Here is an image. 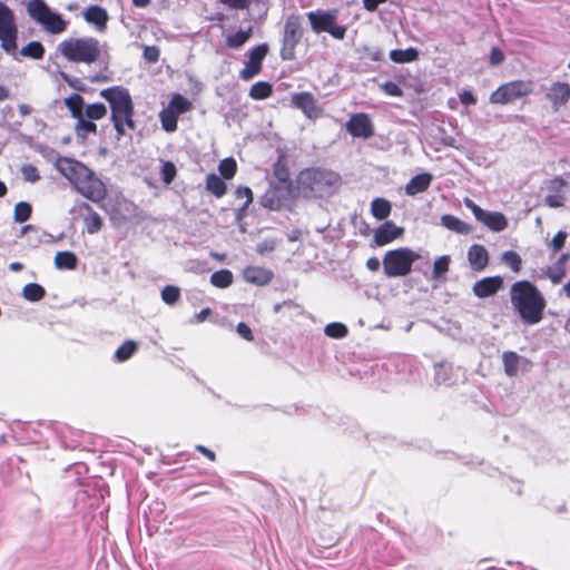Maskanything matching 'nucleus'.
<instances>
[{
  "label": "nucleus",
  "instance_id": "4c0bfd02",
  "mask_svg": "<svg viewBox=\"0 0 570 570\" xmlns=\"http://www.w3.org/2000/svg\"><path fill=\"white\" fill-rule=\"evenodd\" d=\"M45 47L40 41H30L20 50L21 56L40 60L45 57Z\"/></svg>",
  "mask_w": 570,
  "mask_h": 570
},
{
  "label": "nucleus",
  "instance_id": "13d9d810",
  "mask_svg": "<svg viewBox=\"0 0 570 570\" xmlns=\"http://www.w3.org/2000/svg\"><path fill=\"white\" fill-rule=\"evenodd\" d=\"M326 32H328L335 39H343L345 37V33H346V28L344 26L337 24L336 20L334 18L330 29H327Z\"/></svg>",
  "mask_w": 570,
  "mask_h": 570
},
{
  "label": "nucleus",
  "instance_id": "473e14b6",
  "mask_svg": "<svg viewBox=\"0 0 570 570\" xmlns=\"http://www.w3.org/2000/svg\"><path fill=\"white\" fill-rule=\"evenodd\" d=\"M249 97L254 100H264L273 95V85L268 81L255 82L249 89Z\"/></svg>",
  "mask_w": 570,
  "mask_h": 570
},
{
  "label": "nucleus",
  "instance_id": "393cba45",
  "mask_svg": "<svg viewBox=\"0 0 570 570\" xmlns=\"http://www.w3.org/2000/svg\"><path fill=\"white\" fill-rule=\"evenodd\" d=\"M570 255L568 253L562 254L553 266L549 267L547 275L553 284H560L567 274L566 263Z\"/></svg>",
  "mask_w": 570,
  "mask_h": 570
},
{
  "label": "nucleus",
  "instance_id": "c85d7f7f",
  "mask_svg": "<svg viewBox=\"0 0 570 570\" xmlns=\"http://www.w3.org/2000/svg\"><path fill=\"white\" fill-rule=\"evenodd\" d=\"M75 119H76L75 132L78 138L86 139L88 137V135L97 134L98 128H97V125L92 120L86 118L83 115H81L80 118H75Z\"/></svg>",
  "mask_w": 570,
  "mask_h": 570
},
{
  "label": "nucleus",
  "instance_id": "72a5a7b5",
  "mask_svg": "<svg viewBox=\"0 0 570 570\" xmlns=\"http://www.w3.org/2000/svg\"><path fill=\"white\" fill-rule=\"evenodd\" d=\"M419 51L415 48L394 49L390 52V59L396 63H406L417 60Z\"/></svg>",
  "mask_w": 570,
  "mask_h": 570
},
{
  "label": "nucleus",
  "instance_id": "052dcab7",
  "mask_svg": "<svg viewBox=\"0 0 570 570\" xmlns=\"http://www.w3.org/2000/svg\"><path fill=\"white\" fill-rule=\"evenodd\" d=\"M489 59H490V63L492 66H499L504 61L505 57H504L503 51L500 48L493 47L490 51Z\"/></svg>",
  "mask_w": 570,
  "mask_h": 570
},
{
  "label": "nucleus",
  "instance_id": "cd10ccee",
  "mask_svg": "<svg viewBox=\"0 0 570 570\" xmlns=\"http://www.w3.org/2000/svg\"><path fill=\"white\" fill-rule=\"evenodd\" d=\"M252 35L253 27L249 26L246 30H239L235 33L228 35L226 37L225 45L230 49H239L250 39Z\"/></svg>",
  "mask_w": 570,
  "mask_h": 570
},
{
  "label": "nucleus",
  "instance_id": "4468645a",
  "mask_svg": "<svg viewBox=\"0 0 570 570\" xmlns=\"http://www.w3.org/2000/svg\"><path fill=\"white\" fill-rule=\"evenodd\" d=\"M72 210L82 218L88 234H96L101 230L104 226L102 218L88 203H78L73 206Z\"/></svg>",
  "mask_w": 570,
  "mask_h": 570
},
{
  "label": "nucleus",
  "instance_id": "2f4dec72",
  "mask_svg": "<svg viewBox=\"0 0 570 570\" xmlns=\"http://www.w3.org/2000/svg\"><path fill=\"white\" fill-rule=\"evenodd\" d=\"M77 263L76 254L69 250L58 252L55 256V265L59 269L72 271L77 267Z\"/></svg>",
  "mask_w": 570,
  "mask_h": 570
},
{
  "label": "nucleus",
  "instance_id": "09e8293b",
  "mask_svg": "<svg viewBox=\"0 0 570 570\" xmlns=\"http://www.w3.org/2000/svg\"><path fill=\"white\" fill-rule=\"evenodd\" d=\"M347 332V327L342 323H331L325 326V334L333 338H343Z\"/></svg>",
  "mask_w": 570,
  "mask_h": 570
},
{
  "label": "nucleus",
  "instance_id": "de8ad7c7",
  "mask_svg": "<svg viewBox=\"0 0 570 570\" xmlns=\"http://www.w3.org/2000/svg\"><path fill=\"white\" fill-rule=\"evenodd\" d=\"M160 175H161V180L166 185L171 184L177 176V168H176L175 164L169 160H161Z\"/></svg>",
  "mask_w": 570,
  "mask_h": 570
},
{
  "label": "nucleus",
  "instance_id": "c03bdc74",
  "mask_svg": "<svg viewBox=\"0 0 570 570\" xmlns=\"http://www.w3.org/2000/svg\"><path fill=\"white\" fill-rule=\"evenodd\" d=\"M32 214V206L27 202H19L13 209V219L16 223L27 222Z\"/></svg>",
  "mask_w": 570,
  "mask_h": 570
},
{
  "label": "nucleus",
  "instance_id": "6ab92c4d",
  "mask_svg": "<svg viewBox=\"0 0 570 570\" xmlns=\"http://www.w3.org/2000/svg\"><path fill=\"white\" fill-rule=\"evenodd\" d=\"M489 252L481 244H473L468 249V262L474 272H482L489 264Z\"/></svg>",
  "mask_w": 570,
  "mask_h": 570
},
{
  "label": "nucleus",
  "instance_id": "dca6fc26",
  "mask_svg": "<svg viewBox=\"0 0 570 570\" xmlns=\"http://www.w3.org/2000/svg\"><path fill=\"white\" fill-rule=\"evenodd\" d=\"M404 228L396 226L392 220H386L374 230L373 240L376 246H384L400 238Z\"/></svg>",
  "mask_w": 570,
  "mask_h": 570
},
{
  "label": "nucleus",
  "instance_id": "5fc2aeb1",
  "mask_svg": "<svg viewBox=\"0 0 570 570\" xmlns=\"http://www.w3.org/2000/svg\"><path fill=\"white\" fill-rule=\"evenodd\" d=\"M567 233L563 230L558 232L550 243V247L553 253L559 252L566 244Z\"/></svg>",
  "mask_w": 570,
  "mask_h": 570
},
{
  "label": "nucleus",
  "instance_id": "f3484780",
  "mask_svg": "<svg viewBox=\"0 0 570 570\" xmlns=\"http://www.w3.org/2000/svg\"><path fill=\"white\" fill-rule=\"evenodd\" d=\"M292 104L308 118H316L321 114L314 96L308 91L294 94L292 96Z\"/></svg>",
  "mask_w": 570,
  "mask_h": 570
},
{
  "label": "nucleus",
  "instance_id": "423d86ee",
  "mask_svg": "<svg viewBox=\"0 0 570 570\" xmlns=\"http://www.w3.org/2000/svg\"><path fill=\"white\" fill-rule=\"evenodd\" d=\"M420 255L409 247H400L385 253L382 264L387 277H403L411 273Z\"/></svg>",
  "mask_w": 570,
  "mask_h": 570
},
{
  "label": "nucleus",
  "instance_id": "f03ea898",
  "mask_svg": "<svg viewBox=\"0 0 570 570\" xmlns=\"http://www.w3.org/2000/svg\"><path fill=\"white\" fill-rule=\"evenodd\" d=\"M510 301L524 325H535L543 320L547 301L533 283H513L510 288Z\"/></svg>",
  "mask_w": 570,
  "mask_h": 570
},
{
  "label": "nucleus",
  "instance_id": "58836bf2",
  "mask_svg": "<svg viewBox=\"0 0 570 570\" xmlns=\"http://www.w3.org/2000/svg\"><path fill=\"white\" fill-rule=\"evenodd\" d=\"M138 344L132 340L125 341L115 352V360L117 362L128 361L137 351Z\"/></svg>",
  "mask_w": 570,
  "mask_h": 570
},
{
  "label": "nucleus",
  "instance_id": "5701e85b",
  "mask_svg": "<svg viewBox=\"0 0 570 570\" xmlns=\"http://www.w3.org/2000/svg\"><path fill=\"white\" fill-rule=\"evenodd\" d=\"M433 180V176L430 173H422L415 175L410 179V181L405 186V193L409 196H415L417 194L424 193L429 189L431 183Z\"/></svg>",
  "mask_w": 570,
  "mask_h": 570
},
{
  "label": "nucleus",
  "instance_id": "e2e57ef3",
  "mask_svg": "<svg viewBox=\"0 0 570 570\" xmlns=\"http://www.w3.org/2000/svg\"><path fill=\"white\" fill-rule=\"evenodd\" d=\"M567 185V181L562 177H554L548 183V189L551 193H560Z\"/></svg>",
  "mask_w": 570,
  "mask_h": 570
},
{
  "label": "nucleus",
  "instance_id": "a19ab883",
  "mask_svg": "<svg viewBox=\"0 0 570 570\" xmlns=\"http://www.w3.org/2000/svg\"><path fill=\"white\" fill-rule=\"evenodd\" d=\"M441 223L448 229L460 234H465L469 232V226L464 222L450 214L443 215L441 217Z\"/></svg>",
  "mask_w": 570,
  "mask_h": 570
},
{
  "label": "nucleus",
  "instance_id": "864d4df0",
  "mask_svg": "<svg viewBox=\"0 0 570 570\" xmlns=\"http://www.w3.org/2000/svg\"><path fill=\"white\" fill-rule=\"evenodd\" d=\"M142 56L147 62L156 63L159 60L160 50L157 46H146Z\"/></svg>",
  "mask_w": 570,
  "mask_h": 570
},
{
  "label": "nucleus",
  "instance_id": "a18cd8bd",
  "mask_svg": "<svg viewBox=\"0 0 570 570\" xmlns=\"http://www.w3.org/2000/svg\"><path fill=\"white\" fill-rule=\"evenodd\" d=\"M218 170L224 179H232L237 173V163L232 157L225 158L220 160Z\"/></svg>",
  "mask_w": 570,
  "mask_h": 570
},
{
  "label": "nucleus",
  "instance_id": "39448f33",
  "mask_svg": "<svg viewBox=\"0 0 570 570\" xmlns=\"http://www.w3.org/2000/svg\"><path fill=\"white\" fill-rule=\"evenodd\" d=\"M57 52L69 62L87 66L108 56L100 40L91 36L68 37L58 43Z\"/></svg>",
  "mask_w": 570,
  "mask_h": 570
},
{
  "label": "nucleus",
  "instance_id": "603ef678",
  "mask_svg": "<svg viewBox=\"0 0 570 570\" xmlns=\"http://www.w3.org/2000/svg\"><path fill=\"white\" fill-rule=\"evenodd\" d=\"M235 196L237 198H245V204L243 205V209H246L252 203H253V191L249 187L246 186H239L235 190Z\"/></svg>",
  "mask_w": 570,
  "mask_h": 570
},
{
  "label": "nucleus",
  "instance_id": "4d7b16f0",
  "mask_svg": "<svg viewBox=\"0 0 570 570\" xmlns=\"http://www.w3.org/2000/svg\"><path fill=\"white\" fill-rule=\"evenodd\" d=\"M274 175L281 183H289V171L285 165L276 164L274 168Z\"/></svg>",
  "mask_w": 570,
  "mask_h": 570
},
{
  "label": "nucleus",
  "instance_id": "aec40b11",
  "mask_svg": "<svg viewBox=\"0 0 570 570\" xmlns=\"http://www.w3.org/2000/svg\"><path fill=\"white\" fill-rule=\"evenodd\" d=\"M285 198V190L282 186H271L262 196L261 204L269 210H281Z\"/></svg>",
  "mask_w": 570,
  "mask_h": 570
},
{
  "label": "nucleus",
  "instance_id": "7ed1b4c3",
  "mask_svg": "<svg viewBox=\"0 0 570 570\" xmlns=\"http://www.w3.org/2000/svg\"><path fill=\"white\" fill-rule=\"evenodd\" d=\"M102 97L110 107V120L116 130V138L120 140L127 130L135 131L137 124L135 117V105L130 92L122 86H112L100 91Z\"/></svg>",
  "mask_w": 570,
  "mask_h": 570
},
{
  "label": "nucleus",
  "instance_id": "f257e3e1",
  "mask_svg": "<svg viewBox=\"0 0 570 570\" xmlns=\"http://www.w3.org/2000/svg\"><path fill=\"white\" fill-rule=\"evenodd\" d=\"M58 168L82 197L96 204L106 199L108 190L105 183L81 161L65 157L59 160Z\"/></svg>",
  "mask_w": 570,
  "mask_h": 570
},
{
  "label": "nucleus",
  "instance_id": "49530a36",
  "mask_svg": "<svg viewBox=\"0 0 570 570\" xmlns=\"http://www.w3.org/2000/svg\"><path fill=\"white\" fill-rule=\"evenodd\" d=\"M180 288L178 286H175V285H166L163 289H161V299L167 304V305H174L176 304L179 299H180Z\"/></svg>",
  "mask_w": 570,
  "mask_h": 570
},
{
  "label": "nucleus",
  "instance_id": "9b49d317",
  "mask_svg": "<svg viewBox=\"0 0 570 570\" xmlns=\"http://www.w3.org/2000/svg\"><path fill=\"white\" fill-rule=\"evenodd\" d=\"M464 205L473 213L475 219L485 225L490 230L500 233L508 227V219L502 213L487 212L470 198L464 199Z\"/></svg>",
  "mask_w": 570,
  "mask_h": 570
},
{
  "label": "nucleus",
  "instance_id": "9d476101",
  "mask_svg": "<svg viewBox=\"0 0 570 570\" xmlns=\"http://www.w3.org/2000/svg\"><path fill=\"white\" fill-rule=\"evenodd\" d=\"M18 26L13 10L0 1V43L1 48L11 53L17 49Z\"/></svg>",
  "mask_w": 570,
  "mask_h": 570
},
{
  "label": "nucleus",
  "instance_id": "69168bd1",
  "mask_svg": "<svg viewBox=\"0 0 570 570\" xmlns=\"http://www.w3.org/2000/svg\"><path fill=\"white\" fill-rule=\"evenodd\" d=\"M459 98H460V101L466 106L476 104L475 96L471 91H468V90H463L462 92H460Z\"/></svg>",
  "mask_w": 570,
  "mask_h": 570
},
{
  "label": "nucleus",
  "instance_id": "680f3d73",
  "mask_svg": "<svg viewBox=\"0 0 570 570\" xmlns=\"http://www.w3.org/2000/svg\"><path fill=\"white\" fill-rule=\"evenodd\" d=\"M220 3L227 6L230 9H247L250 4V0H219Z\"/></svg>",
  "mask_w": 570,
  "mask_h": 570
},
{
  "label": "nucleus",
  "instance_id": "bf43d9fd",
  "mask_svg": "<svg viewBox=\"0 0 570 570\" xmlns=\"http://www.w3.org/2000/svg\"><path fill=\"white\" fill-rule=\"evenodd\" d=\"M22 173H23L26 180H28V181L35 183L40 179L38 169L32 165L24 166L22 169Z\"/></svg>",
  "mask_w": 570,
  "mask_h": 570
},
{
  "label": "nucleus",
  "instance_id": "c756f323",
  "mask_svg": "<svg viewBox=\"0 0 570 570\" xmlns=\"http://www.w3.org/2000/svg\"><path fill=\"white\" fill-rule=\"evenodd\" d=\"M392 210L391 203L385 198H374L371 203V214L377 220L386 219Z\"/></svg>",
  "mask_w": 570,
  "mask_h": 570
},
{
  "label": "nucleus",
  "instance_id": "7c9ffc66",
  "mask_svg": "<svg viewBox=\"0 0 570 570\" xmlns=\"http://www.w3.org/2000/svg\"><path fill=\"white\" fill-rule=\"evenodd\" d=\"M206 189L215 197L220 198L227 191V186L222 177L216 174H208L206 176Z\"/></svg>",
  "mask_w": 570,
  "mask_h": 570
},
{
  "label": "nucleus",
  "instance_id": "f704fd0d",
  "mask_svg": "<svg viewBox=\"0 0 570 570\" xmlns=\"http://www.w3.org/2000/svg\"><path fill=\"white\" fill-rule=\"evenodd\" d=\"M22 296L28 302H39L46 296V289L38 283H28L22 288Z\"/></svg>",
  "mask_w": 570,
  "mask_h": 570
},
{
  "label": "nucleus",
  "instance_id": "412c9836",
  "mask_svg": "<svg viewBox=\"0 0 570 570\" xmlns=\"http://www.w3.org/2000/svg\"><path fill=\"white\" fill-rule=\"evenodd\" d=\"M83 19L86 22L96 26L98 31H104L107 28L109 16L105 8L89 6L83 12Z\"/></svg>",
  "mask_w": 570,
  "mask_h": 570
},
{
  "label": "nucleus",
  "instance_id": "6e6d98bb",
  "mask_svg": "<svg viewBox=\"0 0 570 570\" xmlns=\"http://www.w3.org/2000/svg\"><path fill=\"white\" fill-rule=\"evenodd\" d=\"M564 198L559 193H552L546 196L544 204L549 207L557 208L563 206Z\"/></svg>",
  "mask_w": 570,
  "mask_h": 570
},
{
  "label": "nucleus",
  "instance_id": "6e6552de",
  "mask_svg": "<svg viewBox=\"0 0 570 570\" xmlns=\"http://www.w3.org/2000/svg\"><path fill=\"white\" fill-rule=\"evenodd\" d=\"M304 37L302 18L298 14H289L284 23L279 56L284 61L296 59V48Z\"/></svg>",
  "mask_w": 570,
  "mask_h": 570
},
{
  "label": "nucleus",
  "instance_id": "e433bc0d",
  "mask_svg": "<svg viewBox=\"0 0 570 570\" xmlns=\"http://www.w3.org/2000/svg\"><path fill=\"white\" fill-rule=\"evenodd\" d=\"M83 98L79 94H72L65 99V106L68 108L73 119L80 118V116L83 115Z\"/></svg>",
  "mask_w": 570,
  "mask_h": 570
},
{
  "label": "nucleus",
  "instance_id": "ea45409f",
  "mask_svg": "<svg viewBox=\"0 0 570 570\" xmlns=\"http://www.w3.org/2000/svg\"><path fill=\"white\" fill-rule=\"evenodd\" d=\"M159 119L161 122V127L167 132H174L177 130L178 127V116L175 115L171 110L168 108L163 109L159 112Z\"/></svg>",
  "mask_w": 570,
  "mask_h": 570
},
{
  "label": "nucleus",
  "instance_id": "0e129e2a",
  "mask_svg": "<svg viewBox=\"0 0 570 570\" xmlns=\"http://www.w3.org/2000/svg\"><path fill=\"white\" fill-rule=\"evenodd\" d=\"M236 331L246 341L252 342L254 340L253 332L246 323H244V322L238 323Z\"/></svg>",
  "mask_w": 570,
  "mask_h": 570
},
{
  "label": "nucleus",
  "instance_id": "f8f14e48",
  "mask_svg": "<svg viewBox=\"0 0 570 570\" xmlns=\"http://www.w3.org/2000/svg\"><path fill=\"white\" fill-rule=\"evenodd\" d=\"M268 53V46L261 43L247 51L248 60L245 62L244 68L239 71V78L248 81L261 73L264 59Z\"/></svg>",
  "mask_w": 570,
  "mask_h": 570
},
{
  "label": "nucleus",
  "instance_id": "338daca9",
  "mask_svg": "<svg viewBox=\"0 0 570 570\" xmlns=\"http://www.w3.org/2000/svg\"><path fill=\"white\" fill-rule=\"evenodd\" d=\"M196 451H198L199 453H202L203 455H205L209 461L214 462L216 461V454L214 451L207 449L206 446L204 445H196L195 446Z\"/></svg>",
  "mask_w": 570,
  "mask_h": 570
},
{
  "label": "nucleus",
  "instance_id": "c9c22d12",
  "mask_svg": "<svg viewBox=\"0 0 570 570\" xmlns=\"http://www.w3.org/2000/svg\"><path fill=\"white\" fill-rule=\"evenodd\" d=\"M233 273L229 269H219L210 275V283L217 288H227L233 284Z\"/></svg>",
  "mask_w": 570,
  "mask_h": 570
},
{
  "label": "nucleus",
  "instance_id": "3c124183",
  "mask_svg": "<svg viewBox=\"0 0 570 570\" xmlns=\"http://www.w3.org/2000/svg\"><path fill=\"white\" fill-rule=\"evenodd\" d=\"M380 87L387 96H391V97H402L403 96V90L394 81H385V82L381 83Z\"/></svg>",
  "mask_w": 570,
  "mask_h": 570
},
{
  "label": "nucleus",
  "instance_id": "bb28decb",
  "mask_svg": "<svg viewBox=\"0 0 570 570\" xmlns=\"http://www.w3.org/2000/svg\"><path fill=\"white\" fill-rule=\"evenodd\" d=\"M166 108L179 117V115L193 109V102L180 94H174Z\"/></svg>",
  "mask_w": 570,
  "mask_h": 570
},
{
  "label": "nucleus",
  "instance_id": "a878e982",
  "mask_svg": "<svg viewBox=\"0 0 570 570\" xmlns=\"http://www.w3.org/2000/svg\"><path fill=\"white\" fill-rule=\"evenodd\" d=\"M521 356L513 352V351H507L502 354V363L504 373L509 377H514L518 375L519 372V365H520Z\"/></svg>",
  "mask_w": 570,
  "mask_h": 570
},
{
  "label": "nucleus",
  "instance_id": "ddd939ff",
  "mask_svg": "<svg viewBox=\"0 0 570 570\" xmlns=\"http://www.w3.org/2000/svg\"><path fill=\"white\" fill-rule=\"evenodd\" d=\"M345 127L347 132L356 138L368 139L374 135L373 122L365 112L351 115Z\"/></svg>",
  "mask_w": 570,
  "mask_h": 570
},
{
  "label": "nucleus",
  "instance_id": "79ce46f5",
  "mask_svg": "<svg viewBox=\"0 0 570 570\" xmlns=\"http://www.w3.org/2000/svg\"><path fill=\"white\" fill-rule=\"evenodd\" d=\"M501 262L509 266L511 271L515 274L520 273L522 269V258L514 250H507L501 255Z\"/></svg>",
  "mask_w": 570,
  "mask_h": 570
},
{
  "label": "nucleus",
  "instance_id": "20e7f679",
  "mask_svg": "<svg viewBox=\"0 0 570 570\" xmlns=\"http://www.w3.org/2000/svg\"><path fill=\"white\" fill-rule=\"evenodd\" d=\"M342 183L338 173L324 167L302 169L296 177V189L306 199H317L333 195Z\"/></svg>",
  "mask_w": 570,
  "mask_h": 570
},
{
  "label": "nucleus",
  "instance_id": "b1692460",
  "mask_svg": "<svg viewBox=\"0 0 570 570\" xmlns=\"http://www.w3.org/2000/svg\"><path fill=\"white\" fill-rule=\"evenodd\" d=\"M308 21L314 32H326L330 29L333 19L335 18L330 12H308Z\"/></svg>",
  "mask_w": 570,
  "mask_h": 570
},
{
  "label": "nucleus",
  "instance_id": "8fccbe9b",
  "mask_svg": "<svg viewBox=\"0 0 570 570\" xmlns=\"http://www.w3.org/2000/svg\"><path fill=\"white\" fill-rule=\"evenodd\" d=\"M450 257L444 255L439 257L433 264V277L439 278L449 271Z\"/></svg>",
  "mask_w": 570,
  "mask_h": 570
},
{
  "label": "nucleus",
  "instance_id": "0eeeda50",
  "mask_svg": "<svg viewBox=\"0 0 570 570\" xmlns=\"http://www.w3.org/2000/svg\"><path fill=\"white\" fill-rule=\"evenodd\" d=\"M27 11L31 19L51 35H59L67 30L68 21L60 13L53 12L43 0H31Z\"/></svg>",
  "mask_w": 570,
  "mask_h": 570
},
{
  "label": "nucleus",
  "instance_id": "774afa93",
  "mask_svg": "<svg viewBox=\"0 0 570 570\" xmlns=\"http://www.w3.org/2000/svg\"><path fill=\"white\" fill-rule=\"evenodd\" d=\"M213 314V311L209 307L203 308L199 313L195 315V321L197 323L205 322L210 315Z\"/></svg>",
  "mask_w": 570,
  "mask_h": 570
},
{
  "label": "nucleus",
  "instance_id": "1a4fd4ad",
  "mask_svg": "<svg viewBox=\"0 0 570 570\" xmlns=\"http://www.w3.org/2000/svg\"><path fill=\"white\" fill-rule=\"evenodd\" d=\"M533 92V81L530 79H517L502 83L490 95L493 105H509L518 99L528 97Z\"/></svg>",
  "mask_w": 570,
  "mask_h": 570
},
{
  "label": "nucleus",
  "instance_id": "a211bd4d",
  "mask_svg": "<svg viewBox=\"0 0 570 570\" xmlns=\"http://www.w3.org/2000/svg\"><path fill=\"white\" fill-rule=\"evenodd\" d=\"M503 287V278L501 276L484 277L473 285V293L479 298H485L494 295Z\"/></svg>",
  "mask_w": 570,
  "mask_h": 570
},
{
  "label": "nucleus",
  "instance_id": "4be33fe9",
  "mask_svg": "<svg viewBox=\"0 0 570 570\" xmlns=\"http://www.w3.org/2000/svg\"><path fill=\"white\" fill-rule=\"evenodd\" d=\"M273 272L262 266H247L244 269V278L252 284L264 286L273 279Z\"/></svg>",
  "mask_w": 570,
  "mask_h": 570
},
{
  "label": "nucleus",
  "instance_id": "37998d69",
  "mask_svg": "<svg viewBox=\"0 0 570 570\" xmlns=\"http://www.w3.org/2000/svg\"><path fill=\"white\" fill-rule=\"evenodd\" d=\"M107 115V107L102 102L89 104L83 110V116L90 120H100Z\"/></svg>",
  "mask_w": 570,
  "mask_h": 570
},
{
  "label": "nucleus",
  "instance_id": "2eb2a0df",
  "mask_svg": "<svg viewBox=\"0 0 570 570\" xmlns=\"http://www.w3.org/2000/svg\"><path fill=\"white\" fill-rule=\"evenodd\" d=\"M553 111H559L570 100V85L564 81H553L544 95Z\"/></svg>",
  "mask_w": 570,
  "mask_h": 570
}]
</instances>
